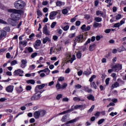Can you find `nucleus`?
I'll return each instance as SVG.
<instances>
[{
    "label": "nucleus",
    "instance_id": "nucleus-3",
    "mask_svg": "<svg viewBox=\"0 0 126 126\" xmlns=\"http://www.w3.org/2000/svg\"><path fill=\"white\" fill-rule=\"evenodd\" d=\"M70 115L69 114H67L63 116L61 121L63 123H66L65 125H68V124H73L75 122H77V118H75L74 119L68 121V118H69Z\"/></svg>",
    "mask_w": 126,
    "mask_h": 126
},
{
    "label": "nucleus",
    "instance_id": "nucleus-7",
    "mask_svg": "<svg viewBox=\"0 0 126 126\" xmlns=\"http://www.w3.org/2000/svg\"><path fill=\"white\" fill-rule=\"evenodd\" d=\"M23 73H24V71L20 69L15 70L13 72V75L14 76H17L19 75V76H23Z\"/></svg>",
    "mask_w": 126,
    "mask_h": 126
},
{
    "label": "nucleus",
    "instance_id": "nucleus-13",
    "mask_svg": "<svg viewBox=\"0 0 126 126\" xmlns=\"http://www.w3.org/2000/svg\"><path fill=\"white\" fill-rule=\"evenodd\" d=\"M33 117L35 119V120H38V119L41 118V116L40 115V111L38 110L34 112L33 113Z\"/></svg>",
    "mask_w": 126,
    "mask_h": 126
},
{
    "label": "nucleus",
    "instance_id": "nucleus-26",
    "mask_svg": "<svg viewBox=\"0 0 126 126\" xmlns=\"http://www.w3.org/2000/svg\"><path fill=\"white\" fill-rule=\"evenodd\" d=\"M16 90L18 92V93H21V92L23 91V89H22V87L20 86L19 88H16Z\"/></svg>",
    "mask_w": 126,
    "mask_h": 126
},
{
    "label": "nucleus",
    "instance_id": "nucleus-49",
    "mask_svg": "<svg viewBox=\"0 0 126 126\" xmlns=\"http://www.w3.org/2000/svg\"><path fill=\"white\" fill-rule=\"evenodd\" d=\"M56 88L57 90H59V89H62V86H61V84L60 83H58L56 84Z\"/></svg>",
    "mask_w": 126,
    "mask_h": 126
},
{
    "label": "nucleus",
    "instance_id": "nucleus-25",
    "mask_svg": "<svg viewBox=\"0 0 126 126\" xmlns=\"http://www.w3.org/2000/svg\"><path fill=\"white\" fill-rule=\"evenodd\" d=\"M27 83L28 84H35V80L33 79L28 80L27 81Z\"/></svg>",
    "mask_w": 126,
    "mask_h": 126
},
{
    "label": "nucleus",
    "instance_id": "nucleus-32",
    "mask_svg": "<svg viewBox=\"0 0 126 126\" xmlns=\"http://www.w3.org/2000/svg\"><path fill=\"white\" fill-rule=\"evenodd\" d=\"M19 44L23 45V46H25V47H26L27 46V41L26 40H24V41H20Z\"/></svg>",
    "mask_w": 126,
    "mask_h": 126
},
{
    "label": "nucleus",
    "instance_id": "nucleus-34",
    "mask_svg": "<svg viewBox=\"0 0 126 126\" xmlns=\"http://www.w3.org/2000/svg\"><path fill=\"white\" fill-rule=\"evenodd\" d=\"M94 108H95V105H92L91 108L88 111V113H92L93 110H94Z\"/></svg>",
    "mask_w": 126,
    "mask_h": 126
},
{
    "label": "nucleus",
    "instance_id": "nucleus-61",
    "mask_svg": "<svg viewBox=\"0 0 126 126\" xmlns=\"http://www.w3.org/2000/svg\"><path fill=\"white\" fill-rule=\"evenodd\" d=\"M58 39H59V37L57 35H53V39L54 41H57Z\"/></svg>",
    "mask_w": 126,
    "mask_h": 126
},
{
    "label": "nucleus",
    "instance_id": "nucleus-22",
    "mask_svg": "<svg viewBox=\"0 0 126 126\" xmlns=\"http://www.w3.org/2000/svg\"><path fill=\"white\" fill-rule=\"evenodd\" d=\"M45 86V84H42L41 85H37L36 86L35 88V91L37 92V91H36L37 90V88H38V89H43V88H44Z\"/></svg>",
    "mask_w": 126,
    "mask_h": 126
},
{
    "label": "nucleus",
    "instance_id": "nucleus-33",
    "mask_svg": "<svg viewBox=\"0 0 126 126\" xmlns=\"http://www.w3.org/2000/svg\"><path fill=\"white\" fill-rule=\"evenodd\" d=\"M56 5L57 6H62L63 5V2L58 0L56 2Z\"/></svg>",
    "mask_w": 126,
    "mask_h": 126
},
{
    "label": "nucleus",
    "instance_id": "nucleus-43",
    "mask_svg": "<svg viewBox=\"0 0 126 126\" xmlns=\"http://www.w3.org/2000/svg\"><path fill=\"white\" fill-rule=\"evenodd\" d=\"M94 78H96V75H93L89 79V81L90 82L92 83V81H93V79H94Z\"/></svg>",
    "mask_w": 126,
    "mask_h": 126
},
{
    "label": "nucleus",
    "instance_id": "nucleus-47",
    "mask_svg": "<svg viewBox=\"0 0 126 126\" xmlns=\"http://www.w3.org/2000/svg\"><path fill=\"white\" fill-rule=\"evenodd\" d=\"M17 64V61L16 60H13L11 62V65H15Z\"/></svg>",
    "mask_w": 126,
    "mask_h": 126
},
{
    "label": "nucleus",
    "instance_id": "nucleus-6",
    "mask_svg": "<svg viewBox=\"0 0 126 126\" xmlns=\"http://www.w3.org/2000/svg\"><path fill=\"white\" fill-rule=\"evenodd\" d=\"M75 40L77 43H83L85 41V39H84V35L83 34H81L76 36Z\"/></svg>",
    "mask_w": 126,
    "mask_h": 126
},
{
    "label": "nucleus",
    "instance_id": "nucleus-9",
    "mask_svg": "<svg viewBox=\"0 0 126 126\" xmlns=\"http://www.w3.org/2000/svg\"><path fill=\"white\" fill-rule=\"evenodd\" d=\"M43 33L45 34L46 36H50L51 35L50 32L48 30V26L45 25L43 28Z\"/></svg>",
    "mask_w": 126,
    "mask_h": 126
},
{
    "label": "nucleus",
    "instance_id": "nucleus-55",
    "mask_svg": "<svg viewBox=\"0 0 126 126\" xmlns=\"http://www.w3.org/2000/svg\"><path fill=\"white\" fill-rule=\"evenodd\" d=\"M50 69H49V68H46L42 70V72H49V73H50Z\"/></svg>",
    "mask_w": 126,
    "mask_h": 126
},
{
    "label": "nucleus",
    "instance_id": "nucleus-62",
    "mask_svg": "<svg viewBox=\"0 0 126 126\" xmlns=\"http://www.w3.org/2000/svg\"><path fill=\"white\" fill-rule=\"evenodd\" d=\"M120 26H121V24L120 23H117L114 24V27H115V28L120 27Z\"/></svg>",
    "mask_w": 126,
    "mask_h": 126
},
{
    "label": "nucleus",
    "instance_id": "nucleus-18",
    "mask_svg": "<svg viewBox=\"0 0 126 126\" xmlns=\"http://www.w3.org/2000/svg\"><path fill=\"white\" fill-rule=\"evenodd\" d=\"M75 110H77L78 109H80L81 111H82V110H84L85 109V107H84V105H75L74 106Z\"/></svg>",
    "mask_w": 126,
    "mask_h": 126
},
{
    "label": "nucleus",
    "instance_id": "nucleus-11",
    "mask_svg": "<svg viewBox=\"0 0 126 126\" xmlns=\"http://www.w3.org/2000/svg\"><path fill=\"white\" fill-rule=\"evenodd\" d=\"M41 40H36L35 41V43L33 44V47L34 48V49H35V50H38L39 48H38V47H40V46H41Z\"/></svg>",
    "mask_w": 126,
    "mask_h": 126
},
{
    "label": "nucleus",
    "instance_id": "nucleus-44",
    "mask_svg": "<svg viewBox=\"0 0 126 126\" xmlns=\"http://www.w3.org/2000/svg\"><path fill=\"white\" fill-rule=\"evenodd\" d=\"M105 121L104 119H101L98 121V125H102Z\"/></svg>",
    "mask_w": 126,
    "mask_h": 126
},
{
    "label": "nucleus",
    "instance_id": "nucleus-4",
    "mask_svg": "<svg viewBox=\"0 0 126 126\" xmlns=\"http://www.w3.org/2000/svg\"><path fill=\"white\" fill-rule=\"evenodd\" d=\"M3 29L4 30L0 31V40H2L3 37L6 36V32H10V28L9 27H6Z\"/></svg>",
    "mask_w": 126,
    "mask_h": 126
},
{
    "label": "nucleus",
    "instance_id": "nucleus-36",
    "mask_svg": "<svg viewBox=\"0 0 126 126\" xmlns=\"http://www.w3.org/2000/svg\"><path fill=\"white\" fill-rule=\"evenodd\" d=\"M94 20L96 22H101V21H102V18H100V17H95L94 18Z\"/></svg>",
    "mask_w": 126,
    "mask_h": 126
},
{
    "label": "nucleus",
    "instance_id": "nucleus-35",
    "mask_svg": "<svg viewBox=\"0 0 126 126\" xmlns=\"http://www.w3.org/2000/svg\"><path fill=\"white\" fill-rule=\"evenodd\" d=\"M0 8L3 10H5L6 9V7L4 5L2 4L1 3H0Z\"/></svg>",
    "mask_w": 126,
    "mask_h": 126
},
{
    "label": "nucleus",
    "instance_id": "nucleus-39",
    "mask_svg": "<svg viewBox=\"0 0 126 126\" xmlns=\"http://www.w3.org/2000/svg\"><path fill=\"white\" fill-rule=\"evenodd\" d=\"M62 29H63V31H67L69 29V26L66 25Z\"/></svg>",
    "mask_w": 126,
    "mask_h": 126
},
{
    "label": "nucleus",
    "instance_id": "nucleus-21",
    "mask_svg": "<svg viewBox=\"0 0 126 126\" xmlns=\"http://www.w3.org/2000/svg\"><path fill=\"white\" fill-rule=\"evenodd\" d=\"M120 86V84L118 82H115L114 84H113L111 87V88L112 90L114 89V88H117V87H119Z\"/></svg>",
    "mask_w": 126,
    "mask_h": 126
},
{
    "label": "nucleus",
    "instance_id": "nucleus-59",
    "mask_svg": "<svg viewBox=\"0 0 126 126\" xmlns=\"http://www.w3.org/2000/svg\"><path fill=\"white\" fill-rule=\"evenodd\" d=\"M81 87H82L81 85L77 84V85H75V88H77V89H80V88H81Z\"/></svg>",
    "mask_w": 126,
    "mask_h": 126
},
{
    "label": "nucleus",
    "instance_id": "nucleus-48",
    "mask_svg": "<svg viewBox=\"0 0 126 126\" xmlns=\"http://www.w3.org/2000/svg\"><path fill=\"white\" fill-rule=\"evenodd\" d=\"M91 73H92L91 72H90V71L87 72V71H85L83 72V74H84L85 75H87V76L90 75V74H91Z\"/></svg>",
    "mask_w": 126,
    "mask_h": 126
},
{
    "label": "nucleus",
    "instance_id": "nucleus-45",
    "mask_svg": "<svg viewBox=\"0 0 126 126\" xmlns=\"http://www.w3.org/2000/svg\"><path fill=\"white\" fill-rule=\"evenodd\" d=\"M67 86V84L66 83H63L62 86H61V89H64V88H66Z\"/></svg>",
    "mask_w": 126,
    "mask_h": 126
},
{
    "label": "nucleus",
    "instance_id": "nucleus-23",
    "mask_svg": "<svg viewBox=\"0 0 126 126\" xmlns=\"http://www.w3.org/2000/svg\"><path fill=\"white\" fill-rule=\"evenodd\" d=\"M87 99H88V100H91L93 102L95 101V97H94V95H93V94H89V95L87 96Z\"/></svg>",
    "mask_w": 126,
    "mask_h": 126
},
{
    "label": "nucleus",
    "instance_id": "nucleus-38",
    "mask_svg": "<svg viewBox=\"0 0 126 126\" xmlns=\"http://www.w3.org/2000/svg\"><path fill=\"white\" fill-rule=\"evenodd\" d=\"M37 56H38V53L37 52H34L31 55V58L32 59H34L35 57H37Z\"/></svg>",
    "mask_w": 126,
    "mask_h": 126
},
{
    "label": "nucleus",
    "instance_id": "nucleus-52",
    "mask_svg": "<svg viewBox=\"0 0 126 126\" xmlns=\"http://www.w3.org/2000/svg\"><path fill=\"white\" fill-rule=\"evenodd\" d=\"M90 42H91V39L88 38L87 41L84 44V46H87V45H88V44L90 43Z\"/></svg>",
    "mask_w": 126,
    "mask_h": 126
},
{
    "label": "nucleus",
    "instance_id": "nucleus-42",
    "mask_svg": "<svg viewBox=\"0 0 126 126\" xmlns=\"http://www.w3.org/2000/svg\"><path fill=\"white\" fill-rule=\"evenodd\" d=\"M115 17L116 20H119V19H121V18H122V15L121 14H118Z\"/></svg>",
    "mask_w": 126,
    "mask_h": 126
},
{
    "label": "nucleus",
    "instance_id": "nucleus-41",
    "mask_svg": "<svg viewBox=\"0 0 126 126\" xmlns=\"http://www.w3.org/2000/svg\"><path fill=\"white\" fill-rule=\"evenodd\" d=\"M76 17H77V15H76L74 18H71L70 20V22H71V23L75 22V21H76Z\"/></svg>",
    "mask_w": 126,
    "mask_h": 126
},
{
    "label": "nucleus",
    "instance_id": "nucleus-29",
    "mask_svg": "<svg viewBox=\"0 0 126 126\" xmlns=\"http://www.w3.org/2000/svg\"><path fill=\"white\" fill-rule=\"evenodd\" d=\"M76 60V57H75V55H72V57L71 58V59L70 60L69 62L71 63H73L74 61H75Z\"/></svg>",
    "mask_w": 126,
    "mask_h": 126
},
{
    "label": "nucleus",
    "instance_id": "nucleus-5",
    "mask_svg": "<svg viewBox=\"0 0 126 126\" xmlns=\"http://www.w3.org/2000/svg\"><path fill=\"white\" fill-rule=\"evenodd\" d=\"M112 68L115 72H119L120 70H122V69H123V64L117 63L115 65H113Z\"/></svg>",
    "mask_w": 126,
    "mask_h": 126
},
{
    "label": "nucleus",
    "instance_id": "nucleus-20",
    "mask_svg": "<svg viewBox=\"0 0 126 126\" xmlns=\"http://www.w3.org/2000/svg\"><path fill=\"white\" fill-rule=\"evenodd\" d=\"M96 47V44L94 43L93 44H91L89 47V50L91 52H93V51L95 50V47Z\"/></svg>",
    "mask_w": 126,
    "mask_h": 126
},
{
    "label": "nucleus",
    "instance_id": "nucleus-60",
    "mask_svg": "<svg viewBox=\"0 0 126 126\" xmlns=\"http://www.w3.org/2000/svg\"><path fill=\"white\" fill-rule=\"evenodd\" d=\"M26 90H27L28 91H30V90H31V89H32V87L31 86H27L26 88Z\"/></svg>",
    "mask_w": 126,
    "mask_h": 126
},
{
    "label": "nucleus",
    "instance_id": "nucleus-50",
    "mask_svg": "<svg viewBox=\"0 0 126 126\" xmlns=\"http://www.w3.org/2000/svg\"><path fill=\"white\" fill-rule=\"evenodd\" d=\"M61 98H63V94H59L56 96V99L57 100H60V99H61Z\"/></svg>",
    "mask_w": 126,
    "mask_h": 126
},
{
    "label": "nucleus",
    "instance_id": "nucleus-58",
    "mask_svg": "<svg viewBox=\"0 0 126 126\" xmlns=\"http://www.w3.org/2000/svg\"><path fill=\"white\" fill-rule=\"evenodd\" d=\"M91 18V16H90V15H88V14L85 15V19H87V20H88L89 19H90Z\"/></svg>",
    "mask_w": 126,
    "mask_h": 126
},
{
    "label": "nucleus",
    "instance_id": "nucleus-15",
    "mask_svg": "<svg viewBox=\"0 0 126 126\" xmlns=\"http://www.w3.org/2000/svg\"><path fill=\"white\" fill-rule=\"evenodd\" d=\"M58 13V12L57 11H52L50 13V15H49V19H50V20H53L54 19H55L54 18V17L56 16V15H57V14Z\"/></svg>",
    "mask_w": 126,
    "mask_h": 126
},
{
    "label": "nucleus",
    "instance_id": "nucleus-19",
    "mask_svg": "<svg viewBox=\"0 0 126 126\" xmlns=\"http://www.w3.org/2000/svg\"><path fill=\"white\" fill-rule=\"evenodd\" d=\"M51 39L48 36H46L45 38H43L42 43L43 44H46L47 42H51Z\"/></svg>",
    "mask_w": 126,
    "mask_h": 126
},
{
    "label": "nucleus",
    "instance_id": "nucleus-51",
    "mask_svg": "<svg viewBox=\"0 0 126 126\" xmlns=\"http://www.w3.org/2000/svg\"><path fill=\"white\" fill-rule=\"evenodd\" d=\"M0 24H7V22H6L5 21L0 19Z\"/></svg>",
    "mask_w": 126,
    "mask_h": 126
},
{
    "label": "nucleus",
    "instance_id": "nucleus-53",
    "mask_svg": "<svg viewBox=\"0 0 126 126\" xmlns=\"http://www.w3.org/2000/svg\"><path fill=\"white\" fill-rule=\"evenodd\" d=\"M56 25H57V22H53L51 25V28L52 29L55 28V27L56 26Z\"/></svg>",
    "mask_w": 126,
    "mask_h": 126
},
{
    "label": "nucleus",
    "instance_id": "nucleus-64",
    "mask_svg": "<svg viewBox=\"0 0 126 126\" xmlns=\"http://www.w3.org/2000/svg\"><path fill=\"white\" fill-rule=\"evenodd\" d=\"M104 32H105V33H106V34H109V33H110V32H111V29H107L105 30Z\"/></svg>",
    "mask_w": 126,
    "mask_h": 126
},
{
    "label": "nucleus",
    "instance_id": "nucleus-27",
    "mask_svg": "<svg viewBox=\"0 0 126 126\" xmlns=\"http://www.w3.org/2000/svg\"><path fill=\"white\" fill-rule=\"evenodd\" d=\"M74 101H78L79 102L80 101H82V102H83L85 101L84 99H81L80 97H74L73 98Z\"/></svg>",
    "mask_w": 126,
    "mask_h": 126
},
{
    "label": "nucleus",
    "instance_id": "nucleus-37",
    "mask_svg": "<svg viewBox=\"0 0 126 126\" xmlns=\"http://www.w3.org/2000/svg\"><path fill=\"white\" fill-rule=\"evenodd\" d=\"M68 37L69 38H70V39L72 38H74V37H75V32H74V33H70Z\"/></svg>",
    "mask_w": 126,
    "mask_h": 126
},
{
    "label": "nucleus",
    "instance_id": "nucleus-14",
    "mask_svg": "<svg viewBox=\"0 0 126 126\" xmlns=\"http://www.w3.org/2000/svg\"><path fill=\"white\" fill-rule=\"evenodd\" d=\"M38 111L39 112L40 118H43V117H45V116H46V114H47V111L44 109H40Z\"/></svg>",
    "mask_w": 126,
    "mask_h": 126
},
{
    "label": "nucleus",
    "instance_id": "nucleus-24",
    "mask_svg": "<svg viewBox=\"0 0 126 126\" xmlns=\"http://www.w3.org/2000/svg\"><path fill=\"white\" fill-rule=\"evenodd\" d=\"M91 87L92 88H94V89H97V85L95 83V82H93L90 83Z\"/></svg>",
    "mask_w": 126,
    "mask_h": 126
},
{
    "label": "nucleus",
    "instance_id": "nucleus-12",
    "mask_svg": "<svg viewBox=\"0 0 126 126\" xmlns=\"http://www.w3.org/2000/svg\"><path fill=\"white\" fill-rule=\"evenodd\" d=\"M13 88H14V86L12 85H9L6 88L5 90L8 93H12L13 92Z\"/></svg>",
    "mask_w": 126,
    "mask_h": 126
},
{
    "label": "nucleus",
    "instance_id": "nucleus-30",
    "mask_svg": "<svg viewBox=\"0 0 126 126\" xmlns=\"http://www.w3.org/2000/svg\"><path fill=\"white\" fill-rule=\"evenodd\" d=\"M94 27H101L102 26V25L100 23L94 22L93 25Z\"/></svg>",
    "mask_w": 126,
    "mask_h": 126
},
{
    "label": "nucleus",
    "instance_id": "nucleus-28",
    "mask_svg": "<svg viewBox=\"0 0 126 126\" xmlns=\"http://www.w3.org/2000/svg\"><path fill=\"white\" fill-rule=\"evenodd\" d=\"M76 57L77 59H80L81 57H82V53H81V51H78L77 53Z\"/></svg>",
    "mask_w": 126,
    "mask_h": 126
},
{
    "label": "nucleus",
    "instance_id": "nucleus-57",
    "mask_svg": "<svg viewBox=\"0 0 126 126\" xmlns=\"http://www.w3.org/2000/svg\"><path fill=\"white\" fill-rule=\"evenodd\" d=\"M110 82V78H107L105 80V84L106 85H109Z\"/></svg>",
    "mask_w": 126,
    "mask_h": 126
},
{
    "label": "nucleus",
    "instance_id": "nucleus-16",
    "mask_svg": "<svg viewBox=\"0 0 126 126\" xmlns=\"http://www.w3.org/2000/svg\"><path fill=\"white\" fill-rule=\"evenodd\" d=\"M29 53H33V48L31 47H26L25 51H24V54H27L28 52Z\"/></svg>",
    "mask_w": 126,
    "mask_h": 126
},
{
    "label": "nucleus",
    "instance_id": "nucleus-31",
    "mask_svg": "<svg viewBox=\"0 0 126 126\" xmlns=\"http://www.w3.org/2000/svg\"><path fill=\"white\" fill-rule=\"evenodd\" d=\"M36 14L37 16H40L41 17L42 15H43V14L42 13V12L39 9H37L36 11Z\"/></svg>",
    "mask_w": 126,
    "mask_h": 126
},
{
    "label": "nucleus",
    "instance_id": "nucleus-10",
    "mask_svg": "<svg viewBox=\"0 0 126 126\" xmlns=\"http://www.w3.org/2000/svg\"><path fill=\"white\" fill-rule=\"evenodd\" d=\"M73 111H74V108H73V106H72L70 109L64 111L61 113H60L58 115L59 116H61L62 115H65V114H68V113L70 112H73Z\"/></svg>",
    "mask_w": 126,
    "mask_h": 126
},
{
    "label": "nucleus",
    "instance_id": "nucleus-56",
    "mask_svg": "<svg viewBox=\"0 0 126 126\" xmlns=\"http://www.w3.org/2000/svg\"><path fill=\"white\" fill-rule=\"evenodd\" d=\"M81 24V22L80 21H77L75 22L76 26H80Z\"/></svg>",
    "mask_w": 126,
    "mask_h": 126
},
{
    "label": "nucleus",
    "instance_id": "nucleus-63",
    "mask_svg": "<svg viewBox=\"0 0 126 126\" xmlns=\"http://www.w3.org/2000/svg\"><path fill=\"white\" fill-rule=\"evenodd\" d=\"M58 81H63V80H64V77H60L58 78Z\"/></svg>",
    "mask_w": 126,
    "mask_h": 126
},
{
    "label": "nucleus",
    "instance_id": "nucleus-17",
    "mask_svg": "<svg viewBox=\"0 0 126 126\" xmlns=\"http://www.w3.org/2000/svg\"><path fill=\"white\" fill-rule=\"evenodd\" d=\"M83 90L85 91V92H87L88 93H91L93 91L91 89H89V87L87 86H84Z\"/></svg>",
    "mask_w": 126,
    "mask_h": 126
},
{
    "label": "nucleus",
    "instance_id": "nucleus-40",
    "mask_svg": "<svg viewBox=\"0 0 126 126\" xmlns=\"http://www.w3.org/2000/svg\"><path fill=\"white\" fill-rule=\"evenodd\" d=\"M68 13V10H67V9H63L62 10L63 14H67Z\"/></svg>",
    "mask_w": 126,
    "mask_h": 126
},
{
    "label": "nucleus",
    "instance_id": "nucleus-46",
    "mask_svg": "<svg viewBox=\"0 0 126 126\" xmlns=\"http://www.w3.org/2000/svg\"><path fill=\"white\" fill-rule=\"evenodd\" d=\"M81 30H83V31H85L86 29V25L84 24L81 27Z\"/></svg>",
    "mask_w": 126,
    "mask_h": 126
},
{
    "label": "nucleus",
    "instance_id": "nucleus-54",
    "mask_svg": "<svg viewBox=\"0 0 126 126\" xmlns=\"http://www.w3.org/2000/svg\"><path fill=\"white\" fill-rule=\"evenodd\" d=\"M118 82H120V83H121V84H125V81L124 80L121 79L120 78H119L117 79Z\"/></svg>",
    "mask_w": 126,
    "mask_h": 126
},
{
    "label": "nucleus",
    "instance_id": "nucleus-2",
    "mask_svg": "<svg viewBox=\"0 0 126 126\" xmlns=\"http://www.w3.org/2000/svg\"><path fill=\"white\" fill-rule=\"evenodd\" d=\"M14 6L17 9L21 10L24 9V7L26 6V3L22 0H18L14 2Z\"/></svg>",
    "mask_w": 126,
    "mask_h": 126
},
{
    "label": "nucleus",
    "instance_id": "nucleus-8",
    "mask_svg": "<svg viewBox=\"0 0 126 126\" xmlns=\"http://www.w3.org/2000/svg\"><path fill=\"white\" fill-rule=\"evenodd\" d=\"M41 98V94H38V93H36L33 94L32 96L31 97L32 101H36L37 100H39Z\"/></svg>",
    "mask_w": 126,
    "mask_h": 126
},
{
    "label": "nucleus",
    "instance_id": "nucleus-1",
    "mask_svg": "<svg viewBox=\"0 0 126 126\" xmlns=\"http://www.w3.org/2000/svg\"><path fill=\"white\" fill-rule=\"evenodd\" d=\"M7 11L12 13L10 15L11 19L15 22L20 20V18H21V15L24 13V11L23 10L16 9H7Z\"/></svg>",
    "mask_w": 126,
    "mask_h": 126
}]
</instances>
